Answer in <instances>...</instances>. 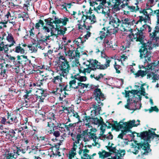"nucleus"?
Here are the masks:
<instances>
[{
  "label": "nucleus",
  "mask_w": 159,
  "mask_h": 159,
  "mask_svg": "<svg viewBox=\"0 0 159 159\" xmlns=\"http://www.w3.org/2000/svg\"><path fill=\"white\" fill-rule=\"evenodd\" d=\"M147 28H148V32H150L151 28L150 26L145 24L142 25L140 29L136 28L134 30V33H132L131 34L129 35V39L127 41L126 44L122 46V49L123 50L127 48H129L131 42L136 41L139 43V45L141 44L139 47V52L140 53V58H143L146 59L147 58V60L150 61H151V52L150 50L153 48L152 46V43L151 41L145 42V37L143 31ZM146 61L147 60L145 59Z\"/></svg>",
  "instance_id": "obj_1"
},
{
  "label": "nucleus",
  "mask_w": 159,
  "mask_h": 159,
  "mask_svg": "<svg viewBox=\"0 0 159 159\" xmlns=\"http://www.w3.org/2000/svg\"><path fill=\"white\" fill-rule=\"evenodd\" d=\"M159 135L156 134L154 131L152 132L151 130L149 129L148 131H143L140 133V136L139 137L141 138L142 139H145L147 137L146 141L148 142L150 141V139H153L155 137H159ZM137 141H136L135 142ZM137 146L135 147V148H137L139 150L142 149L144 151V152H141V154L145 155H148V153L151 152L152 151L150 149V145L149 143L147 142L145 143H135Z\"/></svg>",
  "instance_id": "obj_2"
},
{
  "label": "nucleus",
  "mask_w": 159,
  "mask_h": 159,
  "mask_svg": "<svg viewBox=\"0 0 159 159\" xmlns=\"http://www.w3.org/2000/svg\"><path fill=\"white\" fill-rule=\"evenodd\" d=\"M87 61L89 62V64H85V63H83L84 65H85L86 67L84 68L83 70L79 69L80 73H83L84 75H86V73H90L92 70L95 71L97 69L103 70L106 69L110 66L111 60L110 58L108 57L106 59V63L104 65L101 64L96 60L89 59Z\"/></svg>",
  "instance_id": "obj_3"
},
{
  "label": "nucleus",
  "mask_w": 159,
  "mask_h": 159,
  "mask_svg": "<svg viewBox=\"0 0 159 159\" xmlns=\"http://www.w3.org/2000/svg\"><path fill=\"white\" fill-rule=\"evenodd\" d=\"M53 20L52 22L50 20H47L46 24L50 25L52 27V29H55L56 31H57V35H63L65 33L64 31L61 29V27L63 26H65L67 24V22L68 21L69 19L66 17L63 18H59L56 16H53Z\"/></svg>",
  "instance_id": "obj_4"
},
{
  "label": "nucleus",
  "mask_w": 159,
  "mask_h": 159,
  "mask_svg": "<svg viewBox=\"0 0 159 159\" xmlns=\"http://www.w3.org/2000/svg\"><path fill=\"white\" fill-rule=\"evenodd\" d=\"M78 23L77 24L79 30L83 29V27L87 30H90V28L92 27L91 25L96 22V18L95 16H93L91 17L88 16H85L84 17L80 20H78Z\"/></svg>",
  "instance_id": "obj_5"
},
{
  "label": "nucleus",
  "mask_w": 159,
  "mask_h": 159,
  "mask_svg": "<svg viewBox=\"0 0 159 159\" xmlns=\"http://www.w3.org/2000/svg\"><path fill=\"white\" fill-rule=\"evenodd\" d=\"M30 57L32 58L31 59H28L27 56L17 55L16 60L17 61V62L23 67L27 66H31L34 67L36 65V59L35 57L33 56H31Z\"/></svg>",
  "instance_id": "obj_6"
},
{
  "label": "nucleus",
  "mask_w": 159,
  "mask_h": 159,
  "mask_svg": "<svg viewBox=\"0 0 159 159\" xmlns=\"http://www.w3.org/2000/svg\"><path fill=\"white\" fill-rule=\"evenodd\" d=\"M88 129H87L83 131L81 134H78L76 136L77 139L80 140V138L81 137H84V141H88L89 140L88 139L86 138L87 136H89V139H93L95 143V145L96 146L98 144V143L96 142V140L97 139V137L96 136V134L95 133L97 131L96 129H94L93 130H91V131H88Z\"/></svg>",
  "instance_id": "obj_7"
},
{
  "label": "nucleus",
  "mask_w": 159,
  "mask_h": 159,
  "mask_svg": "<svg viewBox=\"0 0 159 159\" xmlns=\"http://www.w3.org/2000/svg\"><path fill=\"white\" fill-rule=\"evenodd\" d=\"M121 21L118 18V16L116 15L111 16L110 17L109 24L110 25L109 27L111 29H109L112 33H116L118 32V27L121 24Z\"/></svg>",
  "instance_id": "obj_8"
},
{
  "label": "nucleus",
  "mask_w": 159,
  "mask_h": 159,
  "mask_svg": "<svg viewBox=\"0 0 159 159\" xmlns=\"http://www.w3.org/2000/svg\"><path fill=\"white\" fill-rule=\"evenodd\" d=\"M135 120H133L129 123L127 122H123L122 124L120 123V125L122 126V127L120 129H124V130H121V133L124 135H125L127 132H130L132 133V131L130 130V129L133 127H136L138 125H140L139 123V124H135Z\"/></svg>",
  "instance_id": "obj_9"
},
{
  "label": "nucleus",
  "mask_w": 159,
  "mask_h": 159,
  "mask_svg": "<svg viewBox=\"0 0 159 159\" xmlns=\"http://www.w3.org/2000/svg\"><path fill=\"white\" fill-rule=\"evenodd\" d=\"M11 66V65L6 64L5 62L0 63V79L7 78V73Z\"/></svg>",
  "instance_id": "obj_10"
},
{
  "label": "nucleus",
  "mask_w": 159,
  "mask_h": 159,
  "mask_svg": "<svg viewBox=\"0 0 159 159\" xmlns=\"http://www.w3.org/2000/svg\"><path fill=\"white\" fill-rule=\"evenodd\" d=\"M62 77H65V75L62 73L57 75L53 76V77L50 79L51 82L54 84L58 85V88H60L63 85V84H65L63 83V79Z\"/></svg>",
  "instance_id": "obj_11"
},
{
  "label": "nucleus",
  "mask_w": 159,
  "mask_h": 159,
  "mask_svg": "<svg viewBox=\"0 0 159 159\" xmlns=\"http://www.w3.org/2000/svg\"><path fill=\"white\" fill-rule=\"evenodd\" d=\"M125 107L130 110H133V111L137 109H139L141 107V104L133 100V102H130V99H128L127 100V104L125 105Z\"/></svg>",
  "instance_id": "obj_12"
},
{
  "label": "nucleus",
  "mask_w": 159,
  "mask_h": 159,
  "mask_svg": "<svg viewBox=\"0 0 159 159\" xmlns=\"http://www.w3.org/2000/svg\"><path fill=\"white\" fill-rule=\"evenodd\" d=\"M84 115L85 116L83 117V120L85 123L87 127L88 128V131L89 130V131H91V129L93 130L94 129H96L95 128H93L90 125L91 123L93 124V122L95 120V116H92L90 117V116H87L86 113H85Z\"/></svg>",
  "instance_id": "obj_13"
},
{
  "label": "nucleus",
  "mask_w": 159,
  "mask_h": 159,
  "mask_svg": "<svg viewBox=\"0 0 159 159\" xmlns=\"http://www.w3.org/2000/svg\"><path fill=\"white\" fill-rule=\"evenodd\" d=\"M68 86L67 84H63V85L60 88H56V91H53L52 93L55 95L61 94L62 97L65 98L69 95V94L66 92V91H69V90L67 89Z\"/></svg>",
  "instance_id": "obj_14"
},
{
  "label": "nucleus",
  "mask_w": 159,
  "mask_h": 159,
  "mask_svg": "<svg viewBox=\"0 0 159 159\" xmlns=\"http://www.w3.org/2000/svg\"><path fill=\"white\" fill-rule=\"evenodd\" d=\"M59 68L62 71V73L67 74L69 72V70L70 68L69 62L67 60H65L63 62L59 63Z\"/></svg>",
  "instance_id": "obj_15"
},
{
  "label": "nucleus",
  "mask_w": 159,
  "mask_h": 159,
  "mask_svg": "<svg viewBox=\"0 0 159 159\" xmlns=\"http://www.w3.org/2000/svg\"><path fill=\"white\" fill-rule=\"evenodd\" d=\"M37 90L36 91V98L37 100L39 99L40 102H43L45 98L47 96L48 94L47 92L42 89L37 88Z\"/></svg>",
  "instance_id": "obj_16"
},
{
  "label": "nucleus",
  "mask_w": 159,
  "mask_h": 159,
  "mask_svg": "<svg viewBox=\"0 0 159 159\" xmlns=\"http://www.w3.org/2000/svg\"><path fill=\"white\" fill-rule=\"evenodd\" d=\"M112 122H113V124H111L108 121H106V123H108V126H107V128L110 129L112 127V130H115L117 131H119L120 128L122 127L121 125H120V123H123V122L121 121L118 123L117 121L113 120H112Z\"/></svg>",
  "instance_id": "obj_17"
},
{
  "label": "nucleus",
  "mask_w": 159,
  "mask_h": 159,
  "mask_svg": "<svg viewBox=\"0 0 159 159\" xmlns=\"http://www.w3.org/2000/svg\"><path fill=\"white\" fill-rule=\"evenodd\" d=\"M88 84H84L81 82H78L77 85L75 87L76 89H78V95H83L85 91L84 88H87L89 86Z\"/></svg>",
  "instance_id": "obj_18"
},
{
  "label": "nucleus",
  "mask_w": 159,
  "mask_h": 159,
  "mask_svg": "<svg viewBox=\"0 0 159 159\" xmlns=\"http://www.w3.org/2000/svg\"><path fill=\"white\" fill-rule=\"evenodd\" d=\"M41 119L43 121H44L47 123V126H50V124L56 123L57 121L56 120V118L55 117V115L54 113H52V118L48 117H47L45 115L42 114Z\"/></svg>",
  "instance_id": "obj_19"
},
{
  "label": "nucleus",
  "mask_w": 159,
  "mask_h": 159,
  "mask_svg": "<svg viewBox=\"0 0 159 159\" xmlns=\"http://www.w3.org/2000/svg\"><path fill=\"white\" fill-rule=\"evenodd\" d=\"M21 44L19 43L18 45L16 46L15 48L13 49H11V52L14 51L16 53H20L21 54H24L25 53V51H27V49L26 48L27 45L26 44H23L22 45V47Z\"/></svg>",
  "instance_id": "obj_20"
},
{
  "label": "nucleus",
  "mask_w": 159,
  "mask_h": 159,
  "mask_svg": "<svg viewBox=\"0 0 159 159\" xmlns=\"http://www.w3.org/2000/svg\"><path fill=\"white\" fill-rule=\"evenodd\" d=\"M16 134L15 129H10L5 135L6 138L9 140V141L13 142L14 140H16L17 139L18 137Z\"/></svg>",
  "instance_id": "obj_21"
},
{
  "label": "nucleus",
  "mask_w": 159,
  "mask_h": 159,
  "mask_svg": "<svg viewBox=\"0 0 159 159\" xmlns=\"http://www.w3.org/2000/svg\"><path fill=\"white\" fill-rule=\"evenodd\" d=\"M111 29L110 27H108L107 29H106L105 28H103L102 30L100 31L99 34L100 35V39L102 40L104 38L106 37L109 35H111L112 34H114L115 33H112L111 31L109 29Z\"/></svg>",
  "instance_id": "obj_22"
},
{
  "label": "nucleus",
  "mask_w": 159,
  "mask_h": 159,
  "mask_svg": "<svg viewBox=\"0 0 159 159\" xmlns=\"http://www.w3.org/2000/svg\"><path fill=\"white\" fill-rule=\"evenodd\" d=\"M94 97L98 103L101 101V98H104V95L101 92V90L100 89L98 88L95 89L93 92Z\"/></svg>",
  "instance_id": "obj_23"
},
{
  "label": "nucleus",
  "mask_w": 159,
  "mask_h": 159,
  "mask_svg": "<svg viewBox=\"0 0 159 159\" xmlns=\"http://www.w3.org/2000/svg\"><path fill=\"white\" fill-rule=\"evenodd\" d=\"M29 146L27 147V149L23 148L21 147H19V146H15L12 148V150L14 151V153H15L17 156L20 155L21 153L24 154L25 153L27 150V149Z\"/></svg>",
  "instance_id": "obj_24"
},
{
  "label": "nucleus",
  "mask_w": 159,
  "mask_h": 159,
  "mask_svg": "<svg viewBox=\"0 0 159 159\" xmlns=\"http://www.w3.org/2000/svg\"><path fill=\"white\" fill-rule=\"evenodd\" d=\"M54 17L52 18H51L50 17H49L47 19H46L44 20V22H45V25H44L41 28V29L42 31H43V32L45 33H49L50 31V30H53L54 29H52V27L49 25L47 24H46V22H47V20H51V22H52L53 20V18Z\"/></svg>",
  "instance_id": "obj_25"
},
{
  "label": "nucleus",
  "mask_w": 159,
  "mask_h": 159,
  "mask_svg": "<svg viewBox=\"0 0 159 159\" xmlns=\"http://www.w3.org/2000/svg\"><path fill=\"white\" fill-rule=\"evenodd\" d=\"M96 1H100V3L99 4L102 6H104L105 7L108 8V10H109V8L110 7H113V4H111L110 0L109 1L107 2L106 0H96Z\"/></svg>",
  "instance_id": "obj_26"
},
{
  "label": "nucleus",
  "mask_w": 159,
  "mask_h": 159,
  "mask_svg": "<svg viewBox=\"0 0 159 159\" xmlns=\"http://www.w3.org/2000/svg\"><path fill=\"white\" fill-rule=\"evenodd\" d=\"M147 74V70H143L141 69L138 70L135 74H134V76L135 78L141 77L143 78L145 77Z\"/></svg>",
  "instance_id": "obj_27"
},
{
  "label": "nucleus",
  "mask_w": 159,
  "mask_h": 159,
  "mask_svg": "<svg viewBox=\"0 0 159 159\" xmlns=\"http://www.w3.org/2000/svg\"><path fill=\"white\" fill-rule=\"evenodd\" d=\"M157 65L159 68V60L158 61L157 65L155 62H152L150 64H148L146 66H142L143 67V68L146 70H152L155 69V68Z\"/></svg>",
  "instance_id": "obj_28"
},
{
  "label": "nucleus",
  "mask_w": 159,
  "mask_h": 159,
  "mask_svg": "<svg viewBox=\"0 0 159 159\" xmlns=\"http://www.w3.org/2000/svg\"><path fill=\"white\" fill-rule=\"evenodd\" d=\"M77 147V146L76 144H75V143H73V147L71 148L70 151L69 152V159H72V158L74 157V156L76 155V150Z\"/></svg>",
  "instance_id": "obj_29"
},
{
  "label": "nucleus",
  "mask_w": 159,
  "mask_h": 159,
  "mask_svg": "<svg viewBox=\"0 0 159 159\" xmlns=\"http://www.w3.org/2000/svg\"><path fill=\"white\" fill-rule=\"evenodd\" d=\"M6 39L8 42H11V44L8 45L9 47H11L16 43V42L14 39V38L11 33L8 34V35L6 38Z\"/></svg>",
  "instance_id": "obj_30"
},
{
  "label": "nucleus",
  "mask_w": 159,
  "mask_h": 159,
  "mask_svg": "<svg viewBox=\"0 0 159 159\" xmlns=\"http://www.w3.org/2000/svg\"><path fill=\"white\" fill-rule=\"evenodd\" d=\"M8 47V45L5 44L3 41L0 42V52L4 50L5 52L7 53L9 50Z\"/></svg>",
  "instance_id": "obj_31"
},
{
  "label": "nucleus",
  "mask_w": 159,
  "mask_h": 159,
  "mask_svg": "<svg viewBox=\"0 0 159 159\" xmlns=\"http://www.w3.org/2000/svg\"><path fill=\"white\" fill-rule=\"evenodd\" d=\"M55 123V122L50 124V126H48L49 128V129H46V131H47L48 133L52 134L54 130L57 129Z\"/></svg>",
  "instance_id": "obj_32"
},
{
  "label": "nucleus",
  "mask_w": 159,
  "mask_h": 159,
  "mask_svg": "<svg viewBox=\"0 0 159 159\" xmlns=\"http://www.w3.org/2000/svg\"><path fill=\"white\" fill-rule=\"evenodd\" d=\"M136 2L134 4L136 5V8H135V7L134 6H129L128 4V6H127V7L130 10V11L131 12H134V11H139V7L138 6V5L139 4V1L138 0H135Z\"/></svg>",
  "instance_id": "obj_33"
},
{
  "label": "nucleus",
  "mask_w": 159,
  "mask_h": 159,
  "mask_svg": "<svg viewBox=\"0 0 159 159\" xmlns=\"http://www.w3.org/2000/svg\"><path fill=\"white\" fill-rule=\"evenodd\" d=\"M29 103V102L28 101L26 100H24L21 101V102L19 104L18 106L23 110V107H25L27 108L30 107V105Z\"/></svg>",
  "instance_id": "obj_34"
},
{
  "label": "nucleus",
  "mask_w": 159,
  "mask_h": 159,
  "mask_svg": "<svg viewBox=\"0 0 159 159\" xmlns=\"http://www.w3.org/2000/svg\"><path fill=\"white\" fill-rule=\"evenodd\" d=\"M17 156L15 153H14V151L12 150L10 153H9L6 155V159H16Z\"/></svg>",
  "instance_id": "obj_35"
},
{
  "label": "nucleus",
  "mask_w": 159,
  "mask_h": 159,
  "mask_svg": "<svg viewBox=\"0 0 159 159\" xmlns=\"http://www.w3.org/2000/svg\"><path fill=\"white\" fill-rule=\"evenodd\" d=\"M44 24V22L42 20H39L38 22L35 24V28L36 29L38 30L39 31L40 30V27L42 28Z\"/></svg>",
  "instance_id": "obj_36"
},
{
  "label": "nucleus",
  "mask_w": 159,
  "mask_h": 159,
  "mask_svg": "<svg viewBox=\"0 0 159 159\" xmlns=\"http://www.w3.org/2000/svg\"><path fill=\"white\" fill-rule=\"evenodd\" d=\"M98 154L99 155L100 157L104 158L110 156L111 153L109 152H107L105 150H103L102 152H99Z\"/></svg>",
  "instance_id": "obj_37"
},
{
  "label": "nucleus",
  "mask_w": 159,
  "mask_h": 159,
  "mask_svg": "<svg viewBox=\"0 0 159 159\" xmlns=\"http://www.w3.org/2000/svg\"><path fill=\"white\" fill-rule=\"evenodd\" d=\"M121 25H126L127 26H128L129 28L130 27V21L131 19H129V18H123L122 20H121Z\"/></svg>",
  "instance_id": "obj_38"
},
{
  "label": "nucleus",
  "mask_w": 159,
  "mask_h": 159,
  "mask_svg": "<svg viewBox=\"0 0 159 159\" xmlns=\"http://www.w3.org/2000/svg\"><path fill=\"white\" fill-rule=\"evenodd\" d=\"M55 123L56 128H57V129L58 128H59L61 129V130L60 129H59V130H60V131H62L63 132L65 131V129L64 128H66V124L61 123L60 122H57L56 123Z\"/></svg>",
  "instance_id": "obj_39"
},
{
  "label": "nucleus",
  "mask_w": 159,
  "mask_h": 159,
  "mask_svg": "<svg viewBox=\"0 0 159 159\" xmlns=\"http://www.w3.org/2000/svg\"><path fill=\"white\" fill-rule=\"evenodd\" d=\"M92 107L93 108L95 116H96L98 114H100V111L101 110V107L99 105L97 106L95 104L92 105Z\"/></svg>",
  "instance_id": "obj_40"
},
{
  "label": "nucleus",
  "mask_w": 159,
  "mask_h": 159,
  "mask_svg": "<svg viewBox=\"0 0 159 159\" xmlns=\"http://www.w3.org/2000/svg\"><path fill=\"white\" fill-rule=\"evenodd\" d=\"M6 59L10 62H13L14 64L16 62V58L15 57L12 56L8 54L6 55Z\"/></svg>",
  "instance_id": "obj_41"
},
{
  "label": "nucleus",
  "mask_w": 159,
  "mask_h": 159,
  "mask_svg": "<svg viewBox=\"0 0 159 159\" xmlns=\"http://www.w3.org/2000/svg\"><path fill=\"white\" fill-rule=\"evenodd\" d=\"M17 62V61L16 60V63H15V64H14L16 67L14 69V70L16 73L18 74L20 73L21 70H23L22 69L23 67Z\"/></svg>",
  "instance_id": "obj_42"
},
{
  "label": "nucleus",
  "mask_w": 159,
  "mask_h": 159,
  "mask_svg": "<svg viewBox=\"0 0 159 159\" xmlns=\"http://www.w3.org/2000/svg\"><path fill=\"white\" fill-rule=\"evenodd\" d=\"M76 80H72L70 81L69 82V88L75 90V87L76 86Z\"/></svg>",
  "instance_id": "obj_43"
},
{
  "label": "nucleus",
  "mask_w": 159,
  "mask_h": 159,
  "mask_svg": "<svg viewBox=\"0 0 159 159\" xmlns=\"http://www.w3.org/2000/svg\"><path fill=\"white\" fill-rule=\"evenodd\" d=\"M103 120L102 118L100 116L99 119L97 117H95V120L93 123V124L95 125H100L102 123H103Z\"/></svg>",
  "instance_id": "obj_44"
},
{
  "label": "nucleus",
  "mask_w": 159,
  "mask_h": 159,
  "mask_svg": "<svg viewBox=\"0 0 159 159\" xmlns=\"http://www.w3.org/2000/svg\"><path fill=\"white\" fill-rule=\"evenodd\" d=\"M114 67L116 70V73L117 74H120L121 73L120 70L121 69V66L116 63V61H115V64L114 65Z\"/></svg>",
  "instance_id": "obj_45"
},
{
  "label": "nucleus",
  "mask_w": 159,
  "mask_h": 159,
  "mask_svg": "<svg viewBox=\"0 0 159 159\" xmlns=\"http://www.w3.org/2000/svg\"><path fill=\"white\" fill-rule=\"evenodd\" d=\"M29 48V50H30L31 52H36L37 51V48L36 46H33L32 45H27L26 48Z\"/></svg>",
  "instance_id": "obj_46"
},
{
  "label": "nucleus",
  "mask_w": 159,
  "mask_h": 159,
  "mask_svg": "<svg viewBox=\"0 0 159 159\" xmlns=\"http://www.w3.org/2000/svg\"><path fill=\"white\" fill-rule=\"evenodd\" d=\"M93 11V10L91 9V7H90L89 10L88 11V12H86V15H84L83 14L82 16V19H83L84 17L85 18V16H95V15L94 14H92L93 12H92V11Z\"/></svg>",
  "instance_id": "obj_47"
},
{
  "label": "nucleus",
  "mask_w": 159,
  "mask_h": 159,
  "mask_svg": "<svg viewBox=\"0 0 159 159\" xmlns=\"http://www.w3.org/2000/svg\"><path fill=\"white\" fill-rule=\"evenodd\" d=\"M1 123L4 125H7L8 124H11L9 121H7L6 118L5 117H2L0 121Z\"/></svg>",
  "instance_id": "obj_48"
},
{
  "label": "nucleus",
  "mask_w": 159,
  "mask_h": 159,
  "mask_svg": "<svg viewBox=\"0 0 159 159\" xmlns=\"http://www.w3.org/2000/svg\"><path fill=\"white\" fill-rule=\"evenodd\" d=\"M18 18H27L28 17V14L25 12H23L21 13L18 14Z\"/></svg>",
  "instance_id": "obj_49"
},
{
  "label": "nucleus",
  "mask_w": 159,
  "mask_h": 159,
  "mask_svg": "<svg viewBox=\"0 0 159 159\" xmlns=\"http://www.w3.org/2000/svg\"><path fill=\"white\" fill-rule=\"evenodd\" d=\"M106 147L107 149L110 152H112L113 153H115L116 150V147H112V146H106Z\"/></svg>",
  "instance_id": "obj_50"
},
{
  "label": "nucleus",
  "mask_w": 159,
  "mask_h": 159,
  "mask_svg": "<svg viewBox=\"0 0 159 159\" xmlns=\"http://www.w3.org/2000/svg\"><path fill=\"white\" fill-rule=\"evenodd\" d=\"M103 8V7L102 6V5H101L100 4H99L98 6L95 7L94 6L93 7V10L97 11L98 13H101V11H99L101 9H102Z\"/></svg>",
  "instance_id": "obj_51"
},
{
  "label": "nucleus",
  "mask_w": 159,
  "mask_h": 159,
  "mask_svg": "<svg viewBox=\"0 0 159 159\" xmlns=\"http://www.w3.org/2000/svg\"><path fill=\"white\" fill-rule=\"evenodd\" d=\"M149 112L151 113L153 111H155L157 112L159 111V109L156 106H155L153 107H151L150 109H148Z\"/></svg>",
  "instance_id": "obj_52"
},
{
  "label": "nucleus",
  "mask_w": 159,
  "mask_h": 159,
  "mask_svg": "<svg viewBox=\"0 0 159 159\" xmlns=\"http://www.w3.org/2000/svg\"><path fill=\"white\" fill-rule=\"evenodd\" d=\"M85 75H84V76H81L80 75V76H79L78 80L80 82L85 81L87 80V77Z\"/></svg>",
  "instance_id": "obj_53"
},
{
  "label": "nucleus",
  "mask_w": 159,
  "mask_h": 159,
  "mask_svg": "<svg viewBox=\"0 0 159 159\" xmlns=\"http://www.w3.org/2000/svg\"><path fill=\"white\" fill-rule=\"evenodd\" d=\"M67 122H66V128L67 131H69L70 129V128L73 127L75 126V124L70 123L68 125H67L66 124H67Z\"/></svg>",
  "instance_id": "obj_54"
},
{
  "label": "nucleus",
  "mask_w": 159,
  "mask_h": 159,
  "mask_svg": "<svg viewBox=\"0 0 159 159\" xmlns=\"http://www.w3.org/2000/svg\"><path fill=\"white\" fill-rule=\"evenodd\" d=\"M72 113L73 114V116L74 117H75L76 118H77L78 120V121L79 122H80L81 121L80 117V116L78 115V113L75 111L74 110H73V111L72 112Z\"/></svg>",
  "instance_id": "obj_55"
},
{
  "label": "nucleus",
  "mask_w": 159,
  "mask_h": 159,
  "mask_svg": "<svg viewBox=\"0 0 159 159\" xmlns=\"http://www.w3.org/2000/svg\"><path fill=\"white\" fill-rule=\"evenodd\" d=\"M49 38V36H47L46 35L41 36L40 37V41H41L43 42H45L47 41L48 39Z\"/></svg>",
  "instance_id": "obj_56"
},
{
  "label": "nucleus",
  "mask_w": 159,
  "mask_h": 159,
  "mask_svg": "<svg viewBox=\"0 0 159 159\" xmlns=\"http://www.w3.org/2000/svg\"><path fill=\"white\" fill-rule=\"evenodd\" d=\"M74 50H69L68 54L69 55V56L70 57V58H71L73 59L75 58V56L74 53Z\"/></svg>",
  "instance_id": "obj_57"
},
{
  "label": "nucleus",
  "mask_w": 159,
  "mask_h": 159,
  "mask_svg": "<svg viewBox=\"0 0 159 159\" xmlns=\"http://www.w3.org/2000/svg\"><path fill=\"white\" fill-rule=\"evenodd\" d=\"M7 115L5 116L6 118V120L7 121L9 120L11 116H12L14 115L12 112H9L8 111H7Z\"/></svg>",
  "instance_id": "obj_58"
},
{
  "label": "nucleus",
  "mask_w": 159,
  "mask_h": 159,
  "mask_svg": "<svg viewBox=\"0 0 159 159\" xmlns=\"http://www.w3.org/2000/svg\"><path fill=\"white\" fill-rule=\"evenodd\" d=\"M153 13V10L151 8H148L147 9H146L145 11L144 12V15H147L150 13Z\"/></svg>",
  "instance_id": "obj_59"
},
{
  "label": "nucleus",
  "mask_w": 159,
  "mask_h": 159,
  "mask_svg": "<svg viewBox=\"0 0 159 159\" xmlns=\"http://www.w3.org/2000/svg\"><path fill=\"white\" fill-rule=\"evenodd\" d=\"M139 20L136 21L137 24H138L140 22L141 23H142V21H144L145 23H146V20L145 19L143 18L142 16H139Z\"/></svg>",
  "instance_id": "obj_60"
},
{
  "label": "nucleus",
  "mask_w": 159,
  "mask_h": 159,
  "mask_svg": "<svg viewBox=\"0 0 159 159\" xmlns=\"http://www.w3.org/2000/svg\"><path fill=\"white\" fill-rule=\"evenodd\" d=\"M103 77L104 75L102 73H100L98 76H96L95 80L97 81L100 82V80L101 78H103Z\"/></svg>",
  "instance_id": "obj_61"
},
{
  "label": "nucleus",
  "mask_w": 159,
  "mask_h": 159,
  "mask_svg": "<svg viewBox=\"0 0 159 159\" xmlns=\"http://www.w3.org/2000/svg\"><path fill=\"white\" fill-rule=\"evenodd\" d=\"M80 73L79 72V73L76 74L74 75H72L70 77L72 80H78L79 79V76H80Z\"/></svg>",
  "instance_id": "obj_62"
},
{
  "label": "nucleus",
  "mask_w": 159,
  "mask_h": 159,
  "mask_svg": "<svg viewBox=\"0 0 159 159\" xmlns=\"http://www.w3.org/2000/svg\"><path fill=\"white\" fill-rule=\"evenodd\" d=\"M52 134H53L56 138L60 136V132L58 130H54Z\"/></svg>",
  "instance_id": "obj_63"
},
{
  "label": "nucleus",
  "mask_w": 159,
  "mask_h": 159,
  "mask_svg": "<svg viewBox=\"0 0 159 159\" xmlns=\"http://www.w3.org/2000/svg\"><path fill=\"white\" fill-rule=\"evenodd\" d=\"M19 122L20 123V120L19 117H17V116H14L13 123L17 124Z\"/></svg>",
  "instance_id": "obj_64"
}]
</instances>
